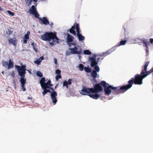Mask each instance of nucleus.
Masks as SVG:
<instances>
[{
  "instance_id": "f257e3e1",
  "label": "nucleus",
  "mask_w": 153,
  "mask_h": 153,
  "mask_svg": "<svg viewBox=\"0 0 153 153\" xmlns=\"http://www.w3.org/2000/svg\"><path fill=\"white\" fill-rule=\"evenodd\" d=\"M100 84L104 87L105 94L106 95H109L111 92L112 94L116 95L123 93L131 88L129 84L121 87H117L109 85L104 81H101Z\"/></svg>"
},
{
  "instance_id": "f03ea898",
  "label": "nucleus",
  "mask_w": 153,
  "mask_h": 153,
  "mask_svg": "<svg viewBox=\"0 0 153 153\" xmlns=\"http://www.w3.org/2000/svg\"><path fill=\"white\" fill-rule=\"evenodd\" d=\"M149 63V61L146 62L145 65L142 67V70L140 74H136L134 77L131 78L128 81V83L129 84L131 88L133 84L138 85L142 84L143 79L152 73L150 70L149 71H147V67Z\"/></svg>"
},
{
  "instance_id": "7ed1b4c3",
  "label": "nucleus",
  "mask_w": 153,
  "mask_h": 153,
  "mask_svg": "<svg viewBox=\"0 0 153 153\" xmlns=\"http://www.w3.org/2000/svg\"><path fill=\"white\" fill-rule=\"evenodd\" d=\"M15 67L17 70L19 75L21 76L20 82L22 85L23 86L24 85H25L26 82V79H24L26 74V66L22 65L20 66L19 65H15Z\"/></svg>"
},
{
  "instance_id": "20e7f679",
  "label": "nucleus",
  "mask_w": 153,
  "mask_h": 153,
  "mask_svg": "<svg viewBox=\"0 0 153 153\" xmlns=\"http://www.w3.org/2000/svg\"><path fill=\"white\" fill-rule=\"evenodd\" d=\"M41 39L45 41H50L51 40H56L58 41L59 39L56 36V32H45L44 34L41 36Z\"/></svg>"
},
{
  "instance_id": "39448f33",
  "label": "nucleus",
  "mask_w": 153,
  "mask_h": 153,
  "mask_svg": "<svg viewBox=\"0 0 153 153\" xmlns=\"http://www.w3.org/2000/svg\"><path fill=\"white\" fill-rule=\"evenodd\" d=\"M69 47L70 48L72 46L74 47V48H69V50L71 51V53L73 54H80L82 53V49L79 46H78V48L76 46L77 44L75 42H70L68 44Z\"/></svg>"
},
{
  "instance_id": "423d86ee",
  "label": "nucleus",
  "mask_w": 153,
  "mask_h": 153,
  "mask_svg": "<svg viewBox=\"0 0 153 153\" xmlns=\"http://www.w3.org/2000/svg\"><path fill=\"white\" fill-rule=\"evenodd\" d=\"M68 31L70 33L75 36H76V35L80 33L81 30L79 28V24L75 22L74 25Z\"/></svg>"
},
{
  "instance_id": "0eeeda50",
  "label": "nucleus",
  "mask_w": 153,
  "mask_h": 153,
  "mask_svg": "<svg viewBox=\"0 0 153 153\" xmlns=\"http://www.w3.org/2000/svg\"><path fill=\"white\" fill-rule=\"evenodd\" d=\"M126 42V40H123L121 41L120 42L117 44V45L115 46H114L111 48L110 50H108V51L107 52H104L102 53L101 55H100V56H105L108 55H109L113 51H114L115 49L117 47H119L121 45H124L125 44Z\"/></svg>"
},
{
  "instance_id": "6e6552de",
  "label": "nucleus",
  "mask_w": 153,
  "mask_h": 153,
  "mask_svg": "<svg viewBox=\"0 0 153 153\" xmlns=\"http://www.w3.org/2000/svg\"><path fill=\"white\" fill-rule=\"evenodd\" d=\"M1 64L4 67L7 68L8 69H11L14 67L13 62L11 60V59H9L8 63L7 62L2 60Z\"/></svg>"
},
{
  "instance_id": "1a4fd4ad",
  "label": "nucleus",
  "mask_w": 153,
  "mask_h": 153,
  "mask_svg": "<svg viewBox=\"0 0 153 153\" xmlns=\"http://www.w3.org/2000/svg\"><path fill=\"white\" fill-rule=\"evenodd\" d=\"M100 83L96 84L94 86V88H92L94 93H98L103 91V88L101 86Z\"/></svg>"
},
{
  "instance_id": "9d476101",
  "label": "nucleus",
  "mask_w": 153,
  "mask_h": 153,
  "mask_svg": "<svg viewBox=\"0 0 153 153\" xmlns=\"http://www.w3.org/2000/svg\"><path fill=\"white\" fill-rule=\"evenodd\" d=\"M29 12L32 14L34 15L35 17L39 18V15L38 13L36 7L34 5H32L29 9Z\"/></svg>"
},
{
  "instance_id": "9b49d317",
  "label": "nucleus",
  "mask_w": 153,
  "mask_h": 153,
  "mask_svg": "<svg viewBox=\"0 0 153 153\" xmlns=\"http://www.w3.org/2000/svg\"><path fill=\"white\" fill-rule=\"evenodd\" d=\"M82 94L84 95H87L89 96V95L91 94L94 93L92 88H83L81 90Z\"/></svg>"
},
{
  "instance_id": "f8f14e48",
  "label": "nucleus",
  "mask_w": 153,
  "mask_h": 153,
  "mask_svg": "<svg viewBox=\"0 0 153 153\" xmlns=\"http://www.w3.org/2000/svg\"><path fill=\"white\" fill-rule=\"evenodd\" d=\"M89 61L91 62V67H94L96 66L98 64V62L100 59V58H98L97 62L96 61V58L93 57H90L89 58Z\"/></svg>"
},
{
  "instance_id": "ddd939ff",
  "label": "nucleus",
  "mask_w": 153,
  "mask_h": 153,
  "mask_svg": "<svg viewBox=\"0 0 153 153\" xmlns=\"http://www.w3.org/2000/svg\"><path fill=\"white\" fill-rule=\"evenodd\" d=\"M52 91V92L51 93V97L53 103L54 105H55L57 101L56 97L57 94L56 92L54 90V91Z\"/></svg>"
},
{
  "instance_id": "4468645a",
  "label": "nucleus",
  "mask_w": 153,
  "mask_h": 153,
  "mask_svg": "<svg viewBox=\"0 0 153 153\" xmlns=\"http://www.w3.org/2000/svg\"><path fill=\"white\" fill-rule=\"evenodd\" d=\"M135 41H138V40H140L141 41L143 44L145 45V46L146 47V49L145 50L146 52L147 53V55H148V53H149V50H148V44H149V42L147 40L145 39H141L140 40L138 38H136L135 39Z\"/></svg>"
},
{
  "instance_id": "2eb2a0df",
  "label": "nucleus",
  "mask_w": 153,
  "mask_h": 153,
  "mask_svg": "<svg viewBox=\"0 0 153 153\" xmlns=\"http://www.w3.org/2000/svg\"><path fill=\"white\" fill-rule=\"evenodd\" d=\"M94 70L91 73V75L92 77L94 79L97 77V72H98L100 70L99 67L97 65L95 66L94 68Z\"/></svg>"
},
{
  "instance_id": "dca6fc26",
  "label": "nucleus",
  "mask_w": 153,
  "mask_h": 153,
  "mask_svg": "<svg viewBox=\"0 0 153 153\" xmlns=\"http://www.w3.org/2000/svg\"><path fill=\"white\" fill-rule=\"evenodd\" d=\"M74 37L71 35L69 33L67 34V37L66 38L67 43L68 45L70 42H73Z\"/></svg>"
},
{
  "instance_id": "f3484780",
  "label": "nucleus",
  "mask_w": 153,
  "mask_h": 153,
  "mask_svg": "<svg viewBox=\"0 0 153 153\" xmlns=\"http://www.w3.org/2000/svg\"><path fill=\"white\" fill-rule=\"evenodd\" d=\"M38 18L42 22V24H43L45 25L49 24V21L46 17H43L42 18H40L39 17V18Z\"/></svg>"
},
{
  "instance_id": "a211bd4d",
  "label": "nucleus",
  "mask_w": 153,
  "mask_h": 153,
  "mask_svg": "<svg viewBox=\"0 0 153 153\" xmlns=\"http://www.w3.org/2000/svg\"><path fill=\"white\" fill-rule=\"evenodd\" d=\"M8 43L10 45L12 44L14 46H16L17 43V40L16 38H14V39L12 38L8 40Z\"/></svg>"
},
{
  "instance_id": "6ab92c4d",
  "label": "nucleus",
  "mask_w": 153,
  "mask_h": 153,
  "mask_svg": "<svg viewBox=\"0 0 153 153\" xmlns=\"http://www.w3.org/2000/svg\"><path fill=\"white\" fill-rule=\"evenodd\" d=\"M26 2V4L27 6L30 5L32 1L34 2V4L36 5V6L37 4L36 2L38 0H25Z\"/></svg>"
},
{
  "instance_id": "aec40b11",
  "label": "nucleus",
  "mask_w": 153,
  "mask_h": 153,
  "mask_svg": "<svg viewBox=\"0 0 153 153\" xmlns=\"http://www.w3.org/2000/svg\"><path fill=\"white\" fill-rule=\"evenodd\" d=\"M41 85L43 89L48 88L51 89L52 91H54V89L53 88H51V87H50V86H48L46 83H43L42 85Z\"/></svg>"
},
{
  "instance_id": "412c9836",
  "label": "nucleus",
  "mask_w": 153,
  "mask_h": 153,
  "mask_svg": "<svg viewBox=\"0 0 153 153\" xmlns=\"http://www.w3.org/2000/svg\"><path fill=\"white\" fill-rule=\"evenodd\" d=\"M100 96V94L97 93H95L94 94H91V95H89V97H90L96 100Z\"/></svg>"
},
{
  "instance_id": "4be33fe9",
  "label": "nucleus",
  "mask_w": 153,
  "mask_h": 153,
  "mask_svg": "<svg viewBox=\"0 0 153 153\" xmlns=\"http://www.w3.org/2000/svg\"><path fill=\"white\" fill-rule=\"evenodd\" d=\"M79 41H82L85 40V37L82 36L81 33L76 35Z\"/></svg>"
},
{
  "instance_id": "5701e85b",
  "label": "nucleus",
  "mask_w": 153,
  "mask_h": 153,
  "mask_svg": "<svg viewBox=\"0 0 153 153\" xmlns=\"http://www.w3.org/2000/svg\"><path fill=\"white\" fill-rule=\"evenodd\" d=\"M43 90L44 91L42 92V95L43 96H44L48 92L50 93L51 94V93L52 92H51L50 90L46 89V88L44 89Z\"/></svg>"
},
{
  "instance_id": "b1692460",
  "label": "nucleus",
  "mask_w": 153,
  "mask_h": 153,
  "mask_svg": "<svg viewBox=\"0 0 153 153\" xmlns=\"http://www.w3.org/2000/svg\"><path fill=\"white\" fill-rule=\"evenodd\" d=\"M84 70L87 73H90L91 71V69L89 67H85Z\"/></svg>"
},
{
  "instance_id": "393cba45",
  "label": "nucleus",
  "mask_w": 153,
  "mask_h": 153,
  "mask_svg": "<svg viewBox=\"0 0 153 153\" xmlns=\"http://www.w3.org/2000/svg\"><path fill=\"white\" fill-rule=\"evenodd\" d=\"M36 75L39 76L40 77H42L43 76V74L42 73L39 71H38L36 72Z\"/></svg>"
},
{
  "instance_id": "a878e982",
  "label": "nucleus",
  "mask_w": 153,
  "mask_h": 153,
  "mask_svg": "<svg viewBox=\"0 0 153 153\" xmlns=\"http://www.w3.org/2000/svg\"><path fill=\"white\" fill-rule=\"evenodd\" d=\"M84 53L85 55H90L91 52L88 50H87L84 51Z\"/></svg>"
},
{
  "instance_id": "bb28decb",
  "label": "nucleus",
  "mask_w": 153,
  "mask_h": 153,
  "mask_svg": "<svg viewBox=\"0 0 153 153\" xmlns=\"http://www.w3.org/2000/svg\"><path fill=\"white\" fill-rule=\"evenodd\" d=\"M45 77H42L40 81V83L42 85L43 83H45Z\"/></svg>"
},
{
  "instance_id": "cd10ccee",
  "label": "nucleus",
  "mask_w": 153,
  "mask_h": 153,
  "mask_svg": "<svg viewBox=\"0 0 153 153\" xmlns=\"http://www.w3.org/2000/svg\"><path fill=\"white\" fill-rule=\"evenodd\" d=\"M79 70L80 71H82L83 70L84 68L83 65L82 64H80L79 66Z\"/></svg>"
},
{
  "instance_id": "c85d7f7f",
  "label": "nucleus",
  "mask_w": 153,
  "mask_h": 153,
  "mask_svg": "<svg viewBox=\"0 0 153 153\" xmlns=\"http://www.w3.org/2000/svg\"><path fill=\"white\" fill-rule=\"evenodd\" d=\"M68 82L66 81H65L63 82V86H65L67 88H68Z\"/></svg>"
},
{
  "instance_id": "c756f323",
  "label": "nucleus",
  "mask_w": 153,
  "mask_h": 153,
  "mask_svg": "<svg viewBox=\"0 0 153 153\" xmlns=\"http://www.w3.org/2000/svg\"><path fill=\"white\" fill-rule=\"evenodd\" d=\"M61 78H62V76H61V75L59 74V75H56V76L55 79H56V81H58L59 79H60Z\"/></svg>"
},
{
  "instance_id": "7c9ffc66",
  "label": "nucleus",
  "mask_w": 153,
  "mask_h": 153,
  "mask_svg": "<svg viewBox=\"0 0 153 153\" xmlns=\"http://www.w3.org/2000/svg\"><path fill=\"white\" fill-rule=\"evenodd\" d=\"M41 62L40 61V60L39 59H37L36 61H34V62L35 64H37L38 65Z\"/></svg>"
},
{
  "instance_id": "2f4dec72",
  "label": "nucleus",
  "mask_w": 153,
  "mask_h": 153,
  "mask_svg": "<svg viewBox=\"0 0 153 153\" xmlns=\"http://www.w3.org/2000/svg\"><path fill=\"white\" fill-rule=\"evenodd\" d=\"M55 73L56 74L59 75L61 73V71L59 69H56L55 71Z\"/></svg>"
},
{
  "instance_id": "473e14b6",
  "label": "nucleus",
  "mask_w": 153,
  "mask_h": 153,
  "mask_svg": "<svg viewBox=\"0 0 153 153\" xmlns=\"http://www.w3.org/2000/svg\"><path fill=\"white\" fill-rule=\"evenodd\" d=\"M7 12L9 15L11 16H13L14 15V13L12 12L10 10H7Z\"/></svg>"
},
{
  "instance_id": "72a5a7b5",
  "label": "nucleus",
  "mask_w": 153,
  "mask_h": 153,
  "mask_svg": "<svg viewBox=\"0 0 153 153\" xmlns=\"http://www.w3.org/2000/svg\"><path fill=\"white\" fill-rule=\"evenodd\" d=\"M29 36H28V34H25V36H24V38L23 39L27 40V39H29Z\"/></svg>"
},
{
  "instance_id": "f704fd0d",
  "label": "nucleus",
  "mask_w": 153,
  "mask_h": 153,
  "mask_svg": "<svg viewBox=\"0 0 153 153\" xmlns=\"http://www.w3.org/2000/svg\"><path fill=\"white\" fill-rule=\"evenodd\" d=\"M72 79L71 78L69 79H68V83L69 85H71L72 83Z\"/></svg>"
},
{
  "instance_id": "c9c22d12",
  "label": "nucleus",
  "mask_w": 153,
  "mask_h": 153,
  "mask_svg": "<svg viewBox=\"0 0 153 153\" xmlns=\"http://www.w3.org/2000/svg\"><path fill=\"white\" fill-rule=\"evenodd\" d=\"M11 75L13 78H14L15 77V73L13 71L11 72Z\"/></svg>"
},
{
  "instance_id": "e433bc0d",
  "label": "nucleus",
  "mask_w": 153,
  "mask_h": 153,
  "mask_svg": "<svg viewBox=\"0 0 153 153\" xmlns=\"http://www.w3.org/2000/svg\"><path fill=\"white\" fill-rule=\"evenodd\" d=\"M22 89L23 91H25L26 90V89L25 87V85H24L23 86L22 85Z\"/></svg>"
},
{
  "instance_id": "4c0bfd02",
  "label": "nucleus",
  "mask_w": 153,
  "mask_h": 153,
  "mask_svg": "<svg viewBox=\"0 0 153 153\" xmlns=\"http://www.w3.org/2000/svg\"><path fill=\"white\" fill-rule=\"evenodd\" d=\"M51 81L50 80H48V81L46 82V84L49 86V85L50 84V83H51Z\"/></svg>"
},
{
  "instance_id": "58836bf2",
  "label": "nucleus",
  "mask_w": 153,
  "mask_h": 153,
  "mask_svg": "<svg viewBox=\"0 0 153 153\" xmlns=\"http://www.w3.org/2000/svg\"><path fill=\"white\" fill-rule=\"evenodd\" d=\"M149 41L152 44L153 43V39L150 38L149 39Z\"/></svg>"
},
{
  "instance_id": "ea45409f",
  "label": "nucleus",
  "mask_w": 153,
  "mask_h": 153,
  "mask_svg": "<svg viewBox=\"0 0 153 153\" xmlns=\"http://www.w3.org/2000/svg\"><path fill=\"white\" fill-rule=\"evenodd\" d=\"M23 42L25 44H26L27 43V39H24Z\"/></svg>"
},
{
  "instance_id": "a19ab883",
  "label": "nucleus",
  "mask_w": 153,
  "mask_h": 153,
  "mask_svg": "<svg viewBox=\"0 0 153 153\" xmlns=\"http://www.w3.org/2000/svg\"><path fill=\"white\" fill-rule=\"evenodd\" d=\"M39 59H40V61L41 62L42 60L44 59V58L43 57V56H41L40 58H39Z\"/></svg>"
},
{
  "instance_id": "79ce46f5",
  "label": "nucleus",
  "mask_w": 153,
  "mask_h": 153,
  "mask_svg": "<svg viewBox=\"0 0 153 153\" xmlns=\"http://www.w3.org/2000/svg\"><path fill=\"white\" fill-rule=\"evenodd\" d=\"M33 48L34 50L35 51V52H37V49L36 48H35L34 46H33Z\"/></svg>"
},
{
  "instance_id": "37998d69",
  "label": "nucleus",
  "mask_w": 153,
  "mask_h": 153,
  "mask_svg": "<svg viewBox=\"0 0 153 153\" xmlns=\"http://www.w3.org/2000/svg\"><path fill=\"white\" fill-rule=\"evenodd\" d=\"M57 59H54V63L56 64H57Z\"/></svg>"
},
{
  "instance_id": "c03bdc74",
  "label": "nucleus",
  "mask_w": 153,
  "mask_h": 153,
  "mask_svg": "<svg viewBox=\"0 0 153 153\" xmlns=\"http://www.w3.org/2000/svg\"><path fill=\"white\" fill-rule=\"evenodd\" d=\"M50 44L52 46H53V45H54V43H53V42H50Z\"/></svg>"
},
{
  "instance_id": "a18cd8bd",
  "label": "nucleus",
  "mask_w": 153,
  "mask_h": 153,
  "mask_svg": "<svg viewBox=\"0 0 153 153\" xmlns=\"http://www.w3.org/2000/svg\"><path fill=\"white\" fill-rule=\"evenodd\" d=\"M53 25V23L52 22H51L50 23V24H49V25L51 26H52Z\"/></svg>"
},
{
  "instance_id": "49530a36",
  "label": "nucleus",
  "mask_w": 153,
  "mask_h": 153,
  "mask_svg": "<svg viewBox=\"0 0 153 153\" xmlns=\"http://www.w3.org/2000/svg\"><path fill=\"white\" fill-rule=\"evenodd\" d=\"M30 34V32L29 31H28L27 32V34H28V36H29V35Z\"/></svg>"
},
{
  "instance_id": "de8ad7c7",
  "label": "nucleus",
  "mask_w": 153,
  "mask_h": 153,
  "mask_svg": "<svg viewBox=\"0 0 153 153\" xmlns=\"http://www.w3.org/2000/svg\"><path fill=\"white\" fill-rule=\"evenodd\" d=\"M53 85V84H51V83H50V84L48 86H50V87H51Z\"/></svg>"
},
{
  "instance_id": "09e8293b",
  "label": "nucleus",
  "mask_w": 153,
  "mask_h": 153,
  "mask_svg": "<svg viewBox=\"0 0 153 153\" xmlns=\"http://www.w3.org/2000/svg\"><path fill=\"white\" fill-rule=\"evenodd\" d=\"M150 70H151V71H152V72H153V67L151 68Z\"/></svg>"
},
{
  "instance_id": "8fccbe9b",
  "label": "nucleus",
  "mask_w": 153,
  "mask_h": 153,
  "mask_svg": "<svg viewBox=\"0 0 153 153\" xmlns=\"http://www.w3.org/2000/svg\"><path fill=\"white\" fill-rule=\"evenodd\" d=\"M31 45H32V46H33H33H34V43H33H33H32V44H31Z\"/></svg>"
},
{
  "instance_id": "3c124183",
  "label": "nucleus",
  "mask_w": 153,
  "mask_h": 153,
  "mask_svg": "<svg viewBox=\"0 0 153 153\" xmlns=\"http://www.w3.org/2000/svg\"><path fill=\"white\" fill-rule=\"evenodd\" d=\"M58 85V84H56V86L55 87V88H56Z\"/></svg>"
},
{
  "instance_id": "603ef678",
  "label": "nucleus",
  "mask_w": 153,
  "mask_h": 153,
  "mask_svg": "<svg viewBox=\"0 0 153 153\" xmlns=\"http://www.w3.org/2000/svg\"><path fill=\"white\" fill-rule=\"evenodd\" d=\"M2 10V9L1 8V7L0 6V10Z\"/></svg>"
},
{
  "instance_id": "864d4df0",
  "label": "nucleus",
  "mask_w": 153,
  "mask_h": 153,
  "mask_svg": "<svg viewBox=\"0 0 153 153\" xmlns=\"http://www.w3.org/2000/svg\"><path fill=\"white\" fill-rule=\"evenodd\" d=\"M1 73L3 74H4V72L3 71Z\"/></svg>"
},
{
  "instance_id": "5fc2aeb1",
  "label": "nucleus",
  "mask_w": 153,
  "mask_h": 153,
  "mask_svg": "<svg viewBox=\"0 0 153 153\" xmlns=\"http://www.w3.org/2000/svg\"><path fill=\"white\" fill-rule=\"evenodd\" d=\"M27 99H30V98L29 97H27Z\"/></svg>"
},
{
  "instance_id": "6e6d98bb",
  "label": "nucleus",
  "mask_w": 153,
  "mask_h": 153,
  "mask_svg": "<svg viewBox=\"0 0 153 153\" xmlns=\"http://www.w3.org/2000/svg\"><path fill=\"white\" fill-rule=\"evenodd\" d=\"M124 30H125V28H124Z\"/></svg>"
}]
</instances>
